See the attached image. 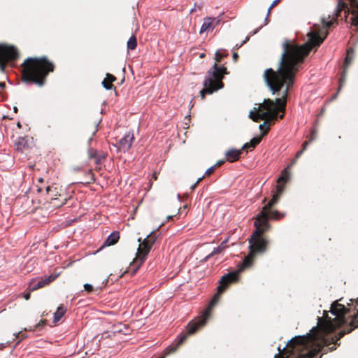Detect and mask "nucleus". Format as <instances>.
<instances>
[{
	"label": "nucleus",
	"mask_w": 358,
	"mask_h": 358,
	"mask_svg": "<svg viewBox=\"0 0 358 358\" xmlns=\"http://www.w3.org/2000/svg\"><path fill=\"white\" fill-rule=\"evenodd\" d=\"M171 218H172L171 216H168V220L171 219Z\"/></svg>",
	"instance_id": "nucleus-52"
},
{
	"label": "nucleus",
	"mask_w": 358,
	"mask_h": 358,
	"mask_svg": "<svg viewBox=\"0 0 358 358\" xmlns=\"http://www.w3.org/2000/svg\"><path fill=\"white\" fill-rule=\"evenodd\" d=\"M204 178H205V176H203L202 177L199 178L196 180V182L191 186V187H190L191 190L194 191L195 189V188L197 187V185L203 180V179Z\"/></svg>",
	"instance_id": "nucleus-32"
},
{
	"label": "nucleus",
	"mask_w": 358,
	"mask_h": 358,
	"mask_svg": "<svg viewBox=\"0 0 358 358\" xmlns=\"http://www.w3.org/2000/svg\"><path fill=\"white\" fill-rule=\"evenodd\" d=\"M242 150L230 149L225 153L226 160L229 162H234L239 159Z\"/></svg>",
	"instance_id": "nucleus-17"
},
{
	"label": "nucleus",
	"mask_w": 358,
	"mask_h": 358,
	"mask_svg": "<svg viewBox=\"0 0 358 358\" xmlns=\"http://www.w3.org/2000/svg\"><path fill=\"white\" fill-rule=\"evenodd\" d=\"M283 52L281 56L279 66L277 71L269 68L264 71V81L273 94L278 97L275 100L266 99L262 103H259L258 108H254L251 110L249 117L255 122L264 120L259 125V129L263 130L265 135L270 129L271 122L278 117L282 119L284 117V111L286 106L287 91L291 85V40L287 39L282 43Z\"/></svg>",
	"instance_id": "nucleus-2"
},
{
	"label": "nucleus",
	"mask_w": 358,
	"mask_h": 358,
	"mask_svg": "<svg viewBox=\"0 0 358 358\" xmlns=\"http://www.w3.org/2000/svg\"><path fill=\"white\" fill-rule=\"evenodd\" d=\"M257 31H258V29H257V30L254 31L252 34H256Z\"/></svg>",
	"instance_id": "nucleus-49"
},
{
	"label": "nucleus",
	"mask_w": 358,
	"mask_h": 358,
	"mask_svg": "<svg viewBox=\"0 0 358 358\" xmlns=\"http://www.w3.org/2000/svg\"><path fill=\"white\" fill-rule=\"evenodd\" d=\"M15 145L17 150L22 152L24 150L29 148V139L27 137H19Z\"/></svg>",
	"instance_id": "nucleus-19"
},
{
	"label": "nucleus",
	"mask_w": 358,
	"mask_h": 358,
	"mask_svg": "<svg viewBox=\"0 0 358 358\" xmlns=\"http://www.w3.org/2000/svg\"><path fill=\"white\" fill-rule=\"evenodd\" d=\"M308 141H306V142L303 144V149H302L301 151H299V152H297V154H296V158H298V157L300 156V155L302 153V152L306 149V145H308Z\"/></svg>",
	"instance_id": "nucleus-34"
},
{
	"label": "nucleus",
	"mask_w": 358,
	"mask_h": 358,
	"mask_svg": "<svg viewBox=\"0 0 358 358\" xmlns=\"http://www.w3.org/2000/svg\"><path fill=\"white\" fill-rule=\"evenodd\" d=\"M224 244H225V242H224H224H222V243L220 244V245H222V248H225Z\"/></svg>",
	"instance_id": "nucleus-46"
},
{
	"label": "nucleus",
	"mask_w": 358,
	"mask_h": 358,
	"mask_svg": "<svg viewBox=\"0 0 358 358\" xmlns=\"http://www.w3.org/2000/svg\"><path fill=\"white\" fill-rule=\"evenodd\" d=\"M152 178L155 180H157V173H154L153 175H152Z\"/></svg>",
	"instance_id": "nucleus-43"
},
{
	"label": "nucleus",
	"mask_w": 358,
	"mask_h": 358,
	"mask_svg": "<svg viewBox=\"0 0 358 358\" xmlns=\"http://www.w3.org/2000/svg\"><path fill=\"white\" fill-rule=\"evenodd\" d=\"M317 136V132L315 130H313L310 134V141L314 140Z\"/></svg>",
	"instance_id": "nucleus-35"
},
{
	"label": "nucleus",
	"mask_w": 358,
	"mask_h": 358,
	"mask_svg": "<svg viewBox=\"0 0 358 358\" xmlns=\"http://www.w3.org/2000/svg\"><path fill=\"white\" fill-rule=\"evenodd\" d=\"M204 57H205V54L204 53H202V54L200 55V57L201 58H203Z\"/></svg>",
	"instance_id": "nucleus-48"
},
{
	"label": "nucleus",
	"mask_w": 358,
	"mask_h": 358,
	"mask_svg": "<svg viewBox=\"0 0 358 358\" xmlns=\"http://www.w3.org/2000/svg\"><path fill=\"white\" fill-rule=\"evenodd\" d=\"M31 291L29 290V292L27 293H24V298L26 299V300H29L30 299V296H31Z\"/></svg>",
	"instance_id": "nucleus-37"
},
{
	"label": "nucleus",
	"mask_w": 358,
	"mask_h": 358,
	"mask_svg": "<svg viewBox=\"0 0 358 358\" xmlns=\"http://www.w3.org/2000/svg\"><path fill=\"white\" fill-rule=\"evenodd\" d=\"M95 177L92 170H89L86 173V179L84 181H81V183L83 184H92L94 182Z\"/></svg>",
	"instance_id": "nucleus-25"
},
{
	"label": "nucleus",
	"mask_w": 358,
	"mask_h": 358,
	"mask_svg": "<svg viewBox=\"0 0 358 358\" xmlns=\"http://www.w3.org/2000/svg\"><path fill=\"white\" fill-rule=\"evenodd\" d=\"M290 164H287V167L282 171L276 181L275 192L273 194L269 202L263 207L255 221V230L248 240L249 253L244 258L241 268L238 270L240 273L243 269L252 265L257 255L265 252L267 249L268 241L264 236V233L270 227L268 224L269 218H279V213L277 210H273L272 208L277 203L280 195L285 191V186L290 177Z\"/></svg>",
	"instance_id": "nucleus-3"
},
{
	"label": "nucleus",
	"mask_w": 358,
	"mask_h": 358,
	"mask_svg": "<svg viewBox=\"0 0 358 358\" xmlns=\"http://www.w3.org/2000/svg\"><path fill=\"white\" fill-rule=\"evenodd\" d=\"M134 141V136L133 133L128 132L117 143V149L120 151L125 152L128 151Z\"/></svg>",
	"instance_id": "nucleus-12"
},
{
	"label": "nucleus",
	"mask_w": 358,
	"mask_h": 358,
	"mask_svg": "<svg viewBox=\"0 0 358 358\" xmlns=\"http://www.w3.org/2000/svg\"><path fill=\"white\" fill-rule=\"evenodd\" d=\"M287 347L291 348V340L287 341Z\"/></svg>",
	"instance_id": "nucleus-44"
},
{
	"label": "nucleus",
	"mask_w": 358,
	"mask_h": 358,
	"mask_svg": "<svg viewBox=\"0 0 358 358\" xmlns=\"http://www.w3.org/2000/svg\"><path fill=\"white\" fill-rule=\"evenodd\" d=\"M353 55H354V49L352 47L348 48L346 57H345V61H344V64H343L344 69H343V71L342 73L341 77V78L339 80L338 91L341 90V88L342 87L343 82L345 81L346 69L350 65L352 61L353 60Z\"/></svg>",
	"instance_id": "nucleus-13"
},
{
	"label": "nucleus",
	"mask_w": 358,
	"mask_h": 358,
	"mask_svg": "<svg viewBox=\"0 0 358 358\" xmlns=\"http://www.w3.org/2000/svg\"><path fill=\"white\" fill-rule=\"evenodd\" d=\"M322 29L318 31H311L307 34L308 42L302 45H297L292 41V82L295 74L301 68V65L306 57L313 48L319 47L328 36L327 28H330L334 24V20L327 21L322 18Z\"/></svg>",
	"instance_id": "nucleus-6"
},
{
	"label": "nucleus",
	"mask_w": 358,
	"mask_h": 358,
	"mask_svg": "<svg viewBox=\"0 0 358 358\" xmlns=\"http://www.w3.org/2000/svg\"><path fill=\"white\" fill-rule=\"evenodd\" d=\"M19 334L21 335V338H24V334L22 332L19 333Z\"/></svg>",
	"instance_id": "nucleus-47"
},
{
	"label": "nucleus",
	"mask_w": 358,
	"mask_h": 358,
	"mask_svg": "<svg viewBox=\"0 0 358 358\" xmlns=\"http://www.w3.org/2000/svg\"><path fill=\"white\" fill-rule=\"evenodd\" d=\"M266 201V199L264 198V200H263V203H264Z\"/></svg>",
	"instance_id": "nucleus-51"
},
{
	"label": "nucleus",
	"mask_w": 358,
	"mask_h": 358,
	"mask_svg": "<svg viewBox=\"0 0 358 358\" xmlns=\"http://www.w3.org/2000/svg\"><path fill=\"white\" fill-rule=\"evenodd\" d=\"M228 54L225 50L221 52L217 50L215 52V62L213 67L207 72V76L203 81V88L200 91V96L204 99L206 94H212L214 92L222 88L224 83L222 79L224 74H227V69L224 66H218L217 63L220 62L222 58L227 57Z\"/></svg>",
	"instance_id": "nucleus-7"
},
{
	"label": "nucleus",
	"mask_w": 358,
	"mask_h": 358,
	"mask_svg": "<svg viewBox=\"0 0 358 358\" xmlns=\"http://www.w3.org/2000/svg\"><path fill=\"white\" fill-rule=\"evenodd\" d=\"M47 323V320H41L35 326H34V329H33V331L37 329H40L43 327H44Z\"/></svg>",
	"instance_id": "nucleus-29"
},
{
	"label": "nucleus",
	"mask_w": 358,
	"mask_h": 358,
	"mask_svg": "<svg viewBox=\"0 0 358 358\" xmlns=\"http://www.w3.org/2000/svg\"><path fill=\"white\" fill-rule=\"evenodd\" d=\"M6 87V84L3 82H0V88L3 89Z\"/></svg>",
	"instance_id": "nucleus-41"
},
{
	"label": "nucleus",
	"mask_w": 358,
	"mask_h": 358,
	"mask_svg": "<svg viewBox=\"0 0 358 358\" xmlns=\"http://www.w3.org/2000/svg\"><path fill=\"white\" fill-rule=\"evenodd\" d=\"M157 236L155 231L150 233L149 235L144 239L152 247L157 240Z\"/></svg>",
	"instance_id": "nucleus-24"
},
{
	"label": "nucleus",
	"mask_w": 358,
	"mask_h": 358,
	"mask_svg": "<svg viewBox=\"0 0 358 358\" xmlns=\"http://www.w3.org/2000/svg\"><path fill=\"white\" fill-rule=\"evenodd\" d=\"M67 202V198L66 196H63L59 198H55L52 201H50V203L53 208H59L64 206Z\"/></svg>",
	"instance_id": "nucleus-23"
},
{
	"label": "nucleus",
	"mask_w": 358,
	"mask_h": 358,
	"mask_svg": "<svg viewBox=\"0 0 358 358\" xmlns=\"http://www.w3.org/2000/svg\"><path fill=\"white\" fill-rule=\"evenodd\" d=\"M158 358H164V357H158Z\"/></svg>",
	"instance_id": "nucleus-55"
},
{
	"label": "nucleus",
	"mask_w": 358,
	"mask_h": 358,
	"mask_svg": "<svg viewBox=\"0 0 358 358\" xmlns=\"http://www.w3.org/2000/svg\"><path fill=\"white\" fill-rule=\"evenodd\" d=\"M336 97V94H334L333 96V99H335Z\"/></svg>",
	"instance_id": "nucleus-53"
},
{
	"label": "nucleus",
	"mask_w": 358,
	"mask_h": 358,
	"mask_svg": "<svg viewBox=\"0 0 358 358\" xmlns=\"http://www.w3.org/2000/svg\"><path fill=\"white\" fill-rule=\"evenodd\" d=\"M342 11H344L345 18L349 13H351L352 15V24L358 26V0H337V6L333 18L335 21L341 15Z\"/></svg>",
	"instance_id": "nucleus-8"
},
{
	"label": "nucleus",
	"mask_w": 358,
	"mask_h": 358,
	"mask_svg": "<svg viewBox=\"0 0 358 358\" xmlns=\"http://www.w3.org/2000/svg\"><path fill=\"white\" fill-rule=\"evenodd\" d=\"M224 248H222V245H220L217 248H214L213 251L206 257V259H209L215 255L222 252Z\"/></svg>",
	"instance_id": "nucleus-28"
},
{
	"label": "nucleus",
	"mask_w": 358,
	"mask_h": 358,
	"mask_svg": "<svg viewBox=\"0 0 358 358\" xmlns=\"http://www.w3.org/2000/svg\"><path fill=\"white\" fill-rule=\"evenodd\" d=\"M286 358H289V356H287Z\"/></svg>",
	"instance_id": "nucleus-54"
},
{
	"label": "nucleus",
	"mask_w": 358,
	"mask_h": 358,
	"mask_svg": "<svg viewBox=\"0 0 358 358\" xmlns=\"http://www.w3.org/2000/svg\"><path fill=\"white\" fill-rule=\"evenodd\" d=\"M262 141V137H255L249 143H246L242 147V150L255 148Z\"/></svg>",
	"instance_id": "nucleus-22"
},
{
	"label": "nucleus",
	"mask_w": 358,
	"mask_h": 358,
	"mask_svg": "<svg viewBox=\"0 0 358 358\" xmlns=\"http://www.w3.org/2000/svg\"><path fill=\"white\" fill-rule=\"evenodd\" d=\"M137 46V39L135 36H132L127 41V48L129 50H134Z\"/></svg>",
	"instance_id": "nucleus-26"
},
{
	"label": "nucleus",
	"mask_w": 358,
	"mask_h": 358,
	"mask_svg": "<svg viewBox=\"0 0 358 358\" xmlns=\"http://www.w3.org/2000/svg\"><path fill=\"white\" fill-rule=\"evenodd\" d=\"M201 8H202V6H196V5L195 4V5H194V7L191 10V13L194 12V11L196 10V8H197V9H199V10H201Z\"/></svg>",
	"instance_id": "nucleus-38"
},
{
	"label": "nucleus",
	"mask_w": 358,
	"mask_h": 358,
	"mask_svg": "<svg viewBox=\"0 0 358 358\" xmlns=\"http://www.w3.org/2000/svg\"><path fill=\"white\" fill-rule=\"evenodd\" d=\"M17 127H20V128L21 127V124H20V122L17 123Z\"/></svg>",
	"instance_id": "nucleus-50"
},
{
	"label": "nucleus",
	"mask_w": 358,
	"mask_h": 358,
	"mask_svg": "<svg viewBox=\"0 0 358 358\" xmlns=\"http://www.w3.org/2000/svg\"><path fill=\"white\" fill-rule=\"evenodd\" d=\"M138 241L140 244L137 250L136 257L134 259L132 263V266L134 267V271L131 273L132 274H134L145 261L146 257L152 248V246L150 245L145 240L142 241L141 238H139Z\"/></svg>",
	"instance_id": "nucleus-9"
},
{
	"label": "nucleus",
	"mask_w": 358,
	"mask_h": 358,
	"mask_svg": "<svg viewBox=\"0 0 358 358\" xmlns=\"http://www.w3.org/2000/svg\"><path fill=\"white\" fill-rule=\"evenodd\" d=\"M117 78L115 76L109 73H107L106 75V78L103 80L101 84L103 87L107 90H112L113 88L115 89V87H114L113 83L115 82Z\"/></svg>",
	"instance_id": "nucleus-18"
},
{
	"label": "nucleus",
	"mask_w": 358,
	"mask_h": 358,
	"mask_svg": "<svg viewBox=\"0 0 358 358\" xmlns=\"http://www.w3.org/2000/svg\"><path fill=\"white\" fill-rule=\"evenodd\" d=\"M120 239V233L118 231H113L110 235L108 236L104 242L103 245L110 246L117 243Z\"/></svg>",
	"instance_id": "nucleus-20"
},
{
	"label": "nucleus",
	"mask_w": 358,
	"mask_h": 358,
	"mask_svg": "<svg viewBox=\"0 0 358 358\" xmlns=\"http://www.w3.org/2000/svg\"><path fill=\"white\" fill-rule=\"evenodd\" d=\"M224 160H219V161H217V163L214 165V166H215V169L217 167L221 166L224 164Z\"/></svg>",
	"instance_id": "nucleus-36"
},
{
	"label": "nucleus",
	"mask_w": 358,
	"mask_h": 358,
	"mask_svg": "<svg viewBox=\"0 0 358 358\" xmlns=\"http://www.w3.org/2000/svg\"><path fill=\"white\" fill-rule=\"evenodd\" d=\"M239 271L229 272L222 277L220 280V285L217 287V292L212 298L208 306L203 311L201 316L196 317L195 320L189 322L187 325L186 332L182 335L174 345H169L164 351V355L162 357L169 355L175 352L178 348L186 341L187 337L196 333L198 330L202 328L206 324L207 320L211 315L213 307L218 303L221 294L228 288L231 284L236 282L239 278Z\"/></svg>",
	"instance_id": "nucleus-4"
},
{
	"label": "nucleus",
	"mask_w": 358,
	"mask_h": 358,
	"mask_svg": "<svg viewBox=\"0 0 358 358\" xmlns=\"http://www.w3.org/2000/svg\"><path fill=\"white\" fill-rule=\"evenodd\" d=\"M22 81L28 85L43 87L50 73L55 71L54 63L47 57H28L21 64Z\"/></svg>",
	"instance_id": "nucleus-5"
},
{
	"label": "nucleus",
	"mask_w": 358,
	"mask_h": 358,
	"mask_svg": "<svg viewBox=\"0 0 358 358\" xmlns=\"http://www.w3.org/2000/svg\"><path fill=\"white\" fill-rule=\"evenodd\" d=\"M57 276L58 275L51 274L48 277L42 278L38 282H36V280L33 279L29 283V289H30L31 292H34L38 289L43 288L53 282L57 278Z\"/></svg>",
	"instance_id": "nucleus-11"
},
{
	"label": "nucleus",
	"mask_w": 358,
	"mask_h": 358,
	"mask_svg": "<svg viewBox=\"0 0 358 358\" xmlns=\"http://www.w3.org/2000/svg\"><path fill=\"white\" fill-rule=\"evenodd\" d=\"M5 348V345L3 343L0 344V350H2Z\"/></svg>",
	"instance_id": "nucleus-45"
},
{
	"label": "nucleus",
	"mask_w": 358,
	"mask_h": 358,
	"mask_svg": "<svg viewBox=\"0 0 358 358\" xmlns=\"http://www.w3.org/2000/svg\"><path fill=\"white\" fill-rule=\"evenodd\" d=\"M84 288L88 293H91L94 290L93 286L88 283L84 285Z\"/></svg>",
	"instance_id": "nucleus-33"
},
{
	"label": "nucleus",
	"mask_w": 358,
	"mask_h": 358,
	"mask_svg": "<svg viewBox=\"0 0 358 358\" xmlns=\"http://www.w3.org/2000/svg\"><path fill=\"white\" fill-rule=\"evenodd\" d=\"M8 63V62L5 61L4 59H0V71H4Z\"/></svg>",
	"instance_id": "nucleus-31"
},
{
	"label": "nucleus",
	"mask_w": 358,
	"mask_h": 358,
	"mask_svg": "<svg viewBox=\"0 0 358 358\" xmlns=\"http://www.w3.org/2000/svg\"><path fill=\"white\" fill-rule=\"evenodd\" d=\"M220 21V19L212 17L204 18L203 23L202 24L200 29V34L209 30H213L215 26L219 24Z\"/></svg>",
	"instance_id": "nucleus-16"
},
{
	"label": "nucleus",
	"mask_w": 358,
	"mask_h": 358,
	"mask_svg": "<svg viewBox=\"0 0 358 358\" xmlns=\"http://www.w3.org/2000/svg\"><path fill=\"white\" fill-rule=\"evenodd\" d=\"M232 57L234 62H236L238 59V55L236 52H234Z\"/></svg>",
	"instance_id": "nucleus-39"
},
{
	"label": "nucleus",
	"mask_w": 358,
	"mask_h": 358,
	"mask_svg": "<svg viewBox=\"0 0 358 358\" xmlns=\"http://www.w3.org/2000/svg\"><path fill=\"white\" fill-rule=\"evenodd\" d=\"M45 191L50 201H52L55 198L65 196L64 190L62 189V187L57 184H52V185L47 186Z\"/></svg>",
	"instance_id": "nucleus-15"
},
{
	"label": "nucleus",
	"mask_w": 358,
	"mask_h": 358,
	"mask_svg": "<svg viewBox=\"0 0 358 358\" xmlns=\"http://www.w3.org/2000/svg\"><path fill=\"white\" fill-rule=\"evenodd\" d=\"M215 166H210L206 171L205 174L203 176H205V177L210 176L215 172Z\"/></svg>",
	"instance_id": "nucleus-30"
},
{
	"label": "nucleus",
	"mask_w": 358,
	"mask_h": 358,
	"mask_svg": "<svg viewBox=\"0 0 358 358\" xmlns=\"http://www.w3.org/2000/svg\"><path fill=\"white\" fill-rule=\"evenodd\" d=\"M280 0H274V1L272 2V3L271 4V6H269V8H268V12H267V15H266V18H265V20H264V21H265L264 24H265V25H266V24H267L269 22V21H270V20H269V15H270V14H271V10H272L275 6H276L280 3Z\"/></svg>",
	"instance_id": "nucleus-27"
},
{
	"label": "nucleus",
	"mask_w": 358,
	"mask_h": 358,
	"mask_svg": "<svg viewBox=\"0 0 358 358\" xmlns=\"http://www.w3.org/2000/svg\"><path fill=\"white\" fill-rule=\"evenodd\" d=\"M350 301L352 302V304L355 303L356 306H358V297L355 299H350Z\"/></svg>",
	"instance_id": "nucleus-40"
},
{
	"label": "nucleus",
	"mask_w": 358,
	"mask_h": 358,
	"mask_svg": "<svg viewBox=\"0 0 358 358\" xmlns=\"http://www.w3.org/2000/svg\"><path fill=\"white\" fill-rule=\"evenodd\" d=\"M88 158L94 159L96 165L101 164L106 159L107 154L103 151H99L94 148H90L87 151Z\"/></svg>",
	"instance_id": "nucleus-14"
},
{
	"label": "nucleus",
	"mask_w": 358,
	"mask_h": 358,
	"mask_svg": "<svg viewBox=\"0 0 358 358\" xmlns=\"http://www.w3.org/2000/svg\"><path fill=\"white\" fill-rule=\"evenodd\" d=\"M249 36L246 37V38L242 42L240 46L243 45L244 43H245L249 40Z\"/></svg>",
	"instance_id": "nucleus-42"
},
{
	"label": "nucleus",
	"mask_w": 358,
	"mask_h": 358,
	"mask_svg": "<svg viewBox=\"0 0 358 358\" xmlns=\"http://www.w3.org/2000/svg\"><path fill=\"white\" fill-rule=\"evenodd\" d=\"M19 57V51L14 45L0 43V59L8 62H15Z\"/></svg>",
	"instance_id": "nucleus-10"
},
{
	"label": "nucleus",
	"mask_w": 358,
	"mask_h": 358,
	"mask_svg": "<svg viewBox=\"0 0 358 358\" xmlns=\"http://www.w3.org/2000/svg\"><path fill=\"white\" fill-rule=\"evenodd\" d=\"M355 310L348 316L350 321L345 329L336 336L329 337V334L347 323L345 315L350 312V308L334 301L330 312L335 318L330 317L324 310L323 318L318 317L317 326L313 327L307 335L292 337V358H321L318 355L322 350L324 354L335 350L334 345H340L338 341L342 337L358 328V308Z\"/></svg>",
	"instance_id": "nucleus-1"
},
{
	"label": "nucleus",
	"mask_w": 358,
	"mask_h": 358,
	"mask_svg": "<svg viewBox=\"0 0 358 358\" xmlns=\"http://www.w3.org/2000/svg\"><path fill=\"white\" fill-rule=\"evenodd\" d=\"M66 312V308L62 304L60 305L56 312L54 313V319L53 322L55 324L57 323L62 317L64 315Z\"/></svg>",
	"instance_id": "nucleus-21"
}]
</instances>
